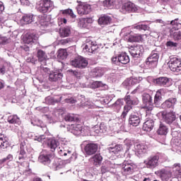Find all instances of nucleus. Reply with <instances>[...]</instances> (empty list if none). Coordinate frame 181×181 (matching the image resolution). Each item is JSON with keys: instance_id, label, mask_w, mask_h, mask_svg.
I'll return each instance as SVG.
<instances>
[{"instance_id": "f257e3e1", "label": "nucleus", "mask_w": 181, "mask_h": 181, "mask_svg": "<svg viewBox=\"0 0 181 181\" xmlns=\"http://www.w3.org/2000/svg\"><path fill=\"white\" fill-rule=\"evenodd\" d=\"M34 141H37L38 142H43L47 145V148H50L51 152H54L57 148V146L60 145L59 141L55 140L54 138H46L45 135L36 136L34 138Z\"/></svg>"}, {"instance_id": "f03ea898", "label": "nucleus", "mask_w": 181, "mask_h": 181, "mask_svg": "<svg viewBox=\"0 0 181 181\" xmlns=\"http://www.w3.org/2000/svg\"><path fill=\"white\" fill-rule=\"evenodd\" d=\"M124 101L127 105L124 107V111L122 113V117L123 118L127 117L128 112L132 110L134 105H138V104H139V100H138V98L132 97L129 95L124 97Z\"/></svg>"}, {"instance_id": "7ed1b4c3", "label": "nucleus", "mask_w": 181, "mask_h": 181, "mask_svg": "<svg viewBox=\"0 0 181 181\" xmlns=\"http://www.w3.org/2000/svg\"><path fill=\"white\" fill-rule=\"evenodd\" d=\"M112 64L115 66H119L122 67L124 64H128L129 63V56L127 52H122L111 58Z\"/></svg>"}, {"instance_id": "20e7f679", "label": "nucleus", "mask_w": 181, "mask_h": 181, "mask_svg": "<svg viewBox=\"0 0 181 181\" xmlns=\"http://www.w3.org/2000/svg\"><path fill=\"white\" fill-rule=\"evenodd\" d=\"M36 8L40 13H49L54 8V4L52 0H41L38 2Z\"/></svg>"}, {"instance_id": "39448f33", "label": "nucleus", "mask_w": 181, "mask_h": 181, "mask_svg": "<svg viewBox=\"0 0 181 181\" xmlns=\"http://www.w3.org/2000/svg\"><path fill=\"white\" fill-rule=\"evenodd\" d=\"M163 155L161 153H157L154 156H150L144 161L146 168L148 169H155L156 166L159 165V159L162 158Z\"/></svg>"}, {"instance_id": "423d86ee", "label": "nucleus", "mask_w": 181, "mask_h": 181, "mask_svg": "<svg viewBox=\"0 0 181 181\" xmlns=\"http://www.w3.org/2000/svg\"><path fill=\"white\" fill-rule=\"evenodd\" d=\"M159 62V52L153 50L145 61V64L148 69H155Z\"/></svg>"}, {"instance_id": "0eeeda50", "label": "nucleus", "mask_w": 181, "mask_h": 181, "mask_svg": "<svg viewBox=\"0 0 181 181\" xmlns=\"http://www.w3.org/2000/svg\"><path fill=\"white\" fill-rule=\"evenodd\" d=\"M119 166L122 168L121 172L123 176L133 175L136 169V165L132 163V161H124L122 164H119Z\"/></svg>"}, {"instance_id": "6e6552de", "label": "nucleus", "mask_w": 181, "mask_h": 181, "mask_svg": "<svg viewBox=\"0 0 181 181\" xmlns=\"http://www.w3.org/2000/svg\"><path fill=\"white\" fill-rule=\"evenodd\" d=\"M179 18H175L170 21V25L172 26L170 30V33H173V37L175 40H180L181 39V31H179V29L181 28V23L177 22Z\"/></svg>"}, {"instance_id": "1a4fd4ad", "label": "nucleus", "mask_w": 181, "mask_h": 181, "mask_svg": "<svg viewBox=\"0 0 181 181\" xmlns=\"http://www.w3.org/2000/svg\"><path fill=\"white\" fill-rule=\"evenodd\" d=\"M53 158H54V153L42 151L38 157V160L40 162V163H42V165L49 166V165L52 163Z\"/></svg>"}, {"instance_id": "9d476101", "label": "nucleus", "mask_w": 181, "mask_h": 181, "mask_svg": "<svg viewBox=\"0 0 181 181\" xmlns=\"http://www.w3.org/2000/svg\"><path fill=\"white\" fill-rule=\"evenodd\" d=\"M81 146H83L85 153L88 156L94 155L98 151V144L96 143L87 144V141H83Z\"/></svg>"}, {"instance_id": "9b49d317", "label": "nucleus", "mask_w": 181, "mask_h": 181, "mask_svg": "<svg viewBox=\"0 0 181 181\" xmlns=\"http://www.w3.org/2000/svg\"><path fill=\"white\" fill-rule=\"evenodd\" d=\"M142 101L143 104H144V108H146V113L153 110V99L151 94L146 93H144L142 95Z\"/></svg>"}, {"instance_id": "f8f14e48", "label": "nucleus", "mask_w": 181, "mask_h": 181, "mask_svg": "<svg viewBox=\"0 0 181 181\" xmlns=\"http://www.w3.org/2000/svg\"><path fill=\"white\" fill-rule=\"evenodd\" d=\"M71 65L77 69H86L88 66V61L86 58L79 56L71 62Z\"/></svg>"}, {"instance_id": "ddd939ff", "label": "nucleus", "mask_w": 181, "mask_h": 181, "mask_svg": "<svg viewBox=\"0 0 181 181\" xmlns=\"http://www.w3.org/2000/svg\"><path fill=\"white\" fill-rule=\"evenodd\" d=\"M153 83L154 86H158V87H170V78L166 76H160L153 79Z\"/></svg>"}, {"instance_id": "4468645a", "label": "nucleus", "mask_w": 181, "mask_h": 181, "mask_svg": "<svg viewBox=\"0 0 181 181\" xmlns=\"http://www.w3.org/2000/svg\"><path fill=\"white\" fill-rule=\"evenodd\" d=\"M141 80H143V78L141 76L130 77L129 78H127L122 83V86L123 87H124V88H127V90H129L133 86H135V84H138V83H141Z\"/></svg>"}, {"instance_id": "2eb2a0df", "label": "nucleus", "mask_w": 181, "mask_h": 181, "mask_svg": "<svg viewBox=\"0 0 181 181\" xmlns=\"http://www.w3.org/2000/svg\"><path fill=\"white\" fill-rule=\"evenodd\" d=\"M69 125V131L70 134H72V135H75V136L82 135L83 136L86 135V134H84L85 129H84V127H83V126L77 124H71Z\"/></svg>"}, {"instance_id": "dca6fc26", "label": "nucleus", "mask_w": 181, "mask_h": 181, "mask_svg": "<svg viewBox=\"0 0 181 181\" xmlns=\"http://www.w3.org/2000/svg\"><path fill=\"white\" fill-rule=\"evenodd\" d=\"M168 67L171 71L179 73V71H181V60L176 57L170 58Z\"/></svg>"}, {"instance_id": "f3484780", "label": "nucleus", "mask_w": 181, "mask_h": 181, "mask_svg": "<svg viewBox=\"0 0 181 181\" xmlns=\"http://www.w3.org/2000/svg\"><path fill=\"white\" fill-rule=\"evenodd\" d=\"M129 52L132 57H142V54H144L145 49L144 48V46L138 45L132 47Z\"/></svg>"}, {"instance_id": "a211bd4d", "label": "nucleus", "mask_w": 181, "mask_h": 181, "mask_svg": "<svg viewBox=\"0 0 181 181\" xmlns=\"http://www.w3.org/2000/svg\"><path fill=\"white\" fill-rule=\"evenodd\" d=\"M76 11L78 15H88L91 12V5L87 3H81L76 6Z\"/></svg>"}, {"instance_id": "6ab92c4d", "label": "nucleus", "mask_w": 181, "mask_h": 181, "mask_svg": "<svg viewBox=\"0 0 181 181\" xmlns=\"http://www.w3.org/2000/svg\"><path fill=\"white\" fill-rule=\"evenodd\" d=\"M120 11L122 13H129L131 12H138V7L135 6L134 4H133L131 1L124 3Z\"/></svg>"}, {"instance_id": "aec40b11", "label": "nucleus", "mask_w": 181, "mask_h": 181, "mask_svg": "<svg viewBox=\"0 0 181 181\" xmlns=\"http://www.w3.org/2000/svg\"><path fill=\"white\" fill-rule=\"evenodd\" d=\"M160 115H161V118L164 119L166 124H172L176 121V113L175 112H170L166 113V112H160Z\"/></svg>"}, {"instance_id": "412c9836", "label": "nucleus", "mask_w": 181, "mask_h": 181, "mask_svg": "<svg viewBox=\"0 0 181 181\" xmlns=\"http://www.w3.org/2000/svg\"><path fill=\"white\" fill-rule=\"evenodd\" d=\"M28 146H26V142L23 141L20 144V151L18 155V160L20 161H17V163L21 165H23V160H25V158H26V151H27Z\"/></svg>"}, {"instance_id": "4be33fe9", "label": "nucleus", "mask_w": 181, "mask_h": 181, "mask_svg": "<svg viewBox=\"0 0 181 181\" xmlns=\"http://www.w3.org/2000/svg\"><path fill=\"white\" fill-rule=\"evenodd\" d=\"M142 119V116L139 115V113L134 112L132 113L128 119L129 125H132V127H138L141 124V120Z\"/></svg>"}, {"instance_id": "5701e85b", "label": "nucleus", "mask_w": 181, "mask_h": 181, "mask_svg": "<svg viewBox=\"0 0 181 181\" xmlns=\"http://www.w3.org/2000/svg\"><path fill=\"white\" fill-rule=\"evenodd\" d=\"M35 40H37V35L35 33L29 31L23 36V42L25 45H32L35 43Z\"/></svg>"}, {"instance_id": "b1692460", "label": "nucleus", "mask_w": 181, "mask_h": 181, "mask_svg": "<svg viewBox=\"0 0 181 181\" xmlns=\"http://www.w3.org/2000/svg\"><path fill=\"white\" fill-rule=\"evenodd\" d=\"M176 103H177V99L176 98H170L163 102L160 105V107L163 110H173L175 105H176Z\"/></svg>"}, {"instance_id": "393cba45", "label": "nucleus", "mask_w": 181, "mask_h": 181, "mask_svg": "<svg viewBox=\"0 0 181 181\" xmlns=\"http://www.w3.org/2000/svg\"><path fill=\"white\" fill-rule=\"evenodd\" d=\"M134 152L136 156L140 158L141 155H144V153H146V150L148 149V146H146L144 144L136 143L134 145Z\"/></svg>"}, {"instance_id": "a878e982", "label": "nucleus", "mask_w": 181, "mask_h": 181, "mask_svg": "<svg viewBox=\"0 0 181 181\" xmlns=\"http://www.w3.org/2000/svg\"><path fill=\"white\" fill-rule=\"evenodd\" d=\"M98 23L99 25H100V26H107L112 23V18L108 16V14H102L99 17Z\"/></svg>"}, {"instance_id": "bb28decb", "label": "nucleus", "mask_w": 181, "mask_h": 181, "mask_svg": "<svg viewBox=\"0 0 181 181\" xmlns=\"http://www.w3.org/2000/svg\"><path fill=\"white\" fill-rule=\"evenodd\" d=\"M63 78V74L60 72V70L52 71L49 75V81H60Z\"/></svg>"}, {"instance_id": "cd10ccee", "label": "nucleus", "mask_w": 181, "mask_h": 181, "mask_svg": "<svg viewBox=\"0 0 181 181\" xmlns=\"http://www.w3.org/2000/svg\"><path fill=\"white\" fill-rule=\"evenodd\" d=\"M69 163V160H61L59 161H54L52 165L49 166L53 170H59V169H62L66 165Z\"/></svg>"}, {"instance_id": "c85d7f7f", "label": "nucleus", "mask_w": 181, "mask_h": 181, "mask_svg": "<svg viewBox=\"0 0 181 181\" xmlns=\"http://www.w3.org/2000/svg\"><path fill=\"white\" fill-rule=\"evenodd\" d=\"M155 127V120L153 119H147L146 121L143 124V131L146 132H151L153 127Z\"/></svg>"}, {"instance_id": "c756f323", "label": "nucleus", "mask_w": 181, "mask_h": 181, "mask_svg": "<svg viewBox=\"0 0 181 181\" xmlns=\"http://www.w3.org/2000/svg\"><path fill=\"white\" fill-rule=\"evenodd\" d=\"M163 93V89H160L156 91V93L154 96V100L153 101V105L156 107H159L160 103H162V93Z\"/></svg>"}, {"instance_id": "7c9ffc66", "label": "nucleus", "mask_w": 181, "mask_h": 181, "mask_svg": "<svg viewBox=\"0 0 181 181\" xmlns=\"http://www.w3.org/2000/svg\"><path fill=\"white\" fill-rule=\"evenodd\" d=\"M125 2V0H105L103 1L104 6L107 8H111V6H115V5L119 6L122 5Z\"/></svg>"}, {"instance_id": "2f4dec72", "label": "nucleus", "mask_w": 181, "mask_h": 181, "mask_svg": "<svg viewBox=\"0 0 181 181\" xmlns=\"http://www.w3.org/2000/svg\"><path fill=\"white\" fill-rule=\"evenodd\" d=\"M11 144L8 140V137L5 136L4 134H0V149H7L9 148Z\"/></svg>"}, {"instance_id": "473e14b6", "label": "nucleus", "mask_w": 181, "mask_h": 181, "mask_svg": "<svg viewBox=\"0 0 181 181\" xmlns=\"http://www.w3.org/2000/svg\"><path fill=\"white\" fill-rule=\"evenodd\" d=\"M32 125L34 127H40L42 129V131L46 134L47 135H49V130H47V127L45 124H43V122L39 119H35V121L31 122Z\"/></svg>"}, {"instance_id": "72a5a7b5", "label": "nucleus", "mask_w": 181, "mask_h": 181, "mask_svg": "<svg viewBox=\"0 0 181 181\" xmlns=\"http://www.w3.org/2000/svg\"><path fill=\"white\" fill-rule=\"evenodd\" d=\"M169 132V128L166 124L160 122L158 126V129H157V134L158 135H168V133Z\"/></svg>"}, {"instance_id": "f704fd0d", "label": "nucleus", "mask_w": 181, "mask_h": 181, "mask_svg": "<svg viewBox=\"0 0 181 181\" xmlns=\"http://www.w3.org/2000/svg\"><path fill=\"white\" fill-rule=\"evenodd\" d=\"M92 131L95 134H104L107 132V126L104 123H100L99 127L96 125L92 128Z\"/></svg>"}, {"instance_id": "c9c22d12", "label": "nucleus", "mask_w": 181, "mask_h": 181, "mask_svg": "<svg viewBox=\"0 0 181 181\" xmlns=\"http://www.w3.org/2000/svg\"><path fill=\"white\" fill-rule=\"evenodd\" d=\"M34 21L35 16H33V14L31 13L25 14L21 18V22H23L25 25H29L30 23H32V22Z\"/></svg>"}, {"instance_id": "e433bc0d", "label": "nucleus", "mask_w": 181, "mask_h": 181, "mask_svg": "<svg viewBox=\"0 0 181 181\" xmlns=\"http://www.w3.org/2000/svg\"><path fill=\"white\" fill-rule=\"evenodd\" d=\"M111 169H112L111 161H106L100 168L102 175L111 172Z\"/></svg>"}, {"instance_id": "4c0bfd02", "label": "nucleus", "mask_w": 181, "mask_h": 181, "mask_svg": "<svg viewBox=\"0 0 181 181\" xmlns=\"http://www.w3.org/2000/svg\"><path fill=\"white\" fill-rule=\"evenodd\" d=\"M8 124H16V125H21V118L16 115H10L7 118Z\"/></svg>"}, {"instance_id": "58836bf2", "label": "nucleus", "mask_w": 181, "mask_h": 181, "mask_svg": "<svg viewBox=\"0 0 181 181\" xmlns=\"http://www.w3.org/2000/svg\"><path fill=\"white\" fill-rule=\"evenodd\" d=\"M88 44L90 46L89 53H97L98 49H100V45H97L95 41H89Z\"/></svg>"}, {"instance_id": "ea45409f", "label": "nucleus", "mask_w": 181, "mask_h": 181, "mask_svg": "<svg viewBox=\"0 0 181 181\" xmlns=\"http://www.w3.org/2000/svg\"><path fill=\"white\" fill-rule=\"evenodd\" d=\"M104 76V70L103 68L96 67L93 69L92 77L97 78V77H103Z\"/></svg>"}, {"instance_id": "a19ab883", "label": "nucleus", "mask_w": 181, "mask_h": 181, "mask_svg": "<svg viewBox=\"0 0 181 181\" xmlns=\"http://www.w3.org/2000/svg\"><path fill=\"white\" fill-rule=\"evenodd\" d=\"M93 88H101V90H108V85L103 83L102 81H95L92 83Z\"/></svg>"}, {"instance_id": "79ce46f5", "label": "nucleus", "mask_w": 181, "mask_h": 181, "mask_svg": "<svg viewBox=\"0 0 181 181\" xmlns=\"http://www.w3.org/2000/svg\"><path fill=\"white\" fill-rule=\"evenodd\" d=\"M93 165H95V166H100V165H101L103 163V156L100 153L95 154L93 157Z\"/></svg>"}, {"instance_id": "37998d69", "label": "nucleus", "mask_w": 181, "mask_h": 181, "mask_svg": "<svg viewBox=\"0 0 181 181\" xmlns=\"http://www.w3.org/2000/svg\"><path fill=\"white\" fill-rule=\"evenodd\" d=\"M37 21L35 23V26H38V28L47 26V22L45 20V17H39Z\"/></svg>"}, {"instance_id": "c03bdc74", "label": "nucleus", "mask_w": 181, "mask_h": 181, "mask_svg": "<svg viewBox=\"0 0 181 181\" xmlns=\"http://www.w3.org/2000/svg\"><path fill=\"white\" fill-rule=\"evenodd\" d=\"M67 51L64 49H61L57 52V57L59 60H64L65 59H67Z\"/></svg>"}, {"instance_id": "a18cd8bd", "label": "nucleus", "mask_w": 181, "mask_h": 181, "mask_svg": "<svg viewBox=\"0 0 181 181\" xmlns=\"http://www.w3.org/2000/svg\"><path fill=\"white\" fill-rule=\"evenodd\" d=\"M134 29H136V30H139L140 32L142 30H148L149 25L139 23L138 24H136L134 25Z\"/></svg>"}, {"instance_id": "49530a36", "label": "nucleus", "mask_w": 181, "mask_h": 181, "mask_svg": "<svg viewBox=\"0 0 181 181\" xmlns=\"http://www.w3.org/2000/svg\"><path fill=\"white\" fill-rule=\"evenodd\" d=\"M171 135L173 136H177L179 135V123H175V124H171Z\"/></svg>"}, {"instance_id": "de8ad7c7", "label": "nucleus", "mask_w": 181, "mask_h": 181, "mask_svg": "<svg viewBox=\"0 0 181 181\" xmlns=\"http://www.w3.org/2000/svg\"><path fill=\"white\" fill-rule=\"evenodd\" d=\"M59 100H57V98H53L52 96H47L45 98V103L48 105H54V104H57Z\"/></svg>"}, {"instance_id": "09e8293b", "label": "nucleus", "mask_w": 181, "mask_h": 181, "mask_svg": "<svg viewBox=\"0 0 181 181\" xmlns=\"http://www.w3.org/2000/svg\"><path fill=\"white\" fill-rule=\"evenodd\" d=\"M124 105V99H117V101L112 104L113 108H115L117 111H119L121 107Z\"/></svg>"}, {"instance_id": "8fccbe9b", "label": "nucleus", "mask_w": 181, "mask_h": 181, "mask_svg": "<svg viewBox=\"0 0 181 181\" xmlns=\"http://www.w3.org/2000/svg\"><path fill=\"white\" fill-rule=\"evenodd\" d=\"M37 57L39 62H45V60H46V57H47V56L46 55V52H45L42 49H39L37 52Z\"/></svg>"}, {"instance_id": "3c124183", "label": "nucleus", "mask_w": 181, "mask_h": 181, "mask_svg": "<svg viewBox=\"0 0 181 181\" xmlns=\"http://www.w3.org/2000/svg\"><path fill=\"white\" fill-rule=\"evenodd\" d=\"M109 151L113 152V153H117V152H122L124 147L121 144H117L115 147H109Z\"/></svg>"}, {"instance_id": "603ef678", "label": "nucleus", "mask_w": 181, "mask_h": 181, "mask_svg": "<svg viewBox=\"0 0 181 181\" xmlns=\"http://www.w3.org/2000/svg\"><path fill=\"white\" fill-rule=\"evenodd\" d=\"M128 40L132 43L141 42L142 40V36L139 35H129Z\"/></svg>"}, {"instance_id": "864d4df0", "label": "nucleus", "mask_w": 181, "mask_h": 181, "mask_svg": "<svg viewBox=\"0 0 181 181\" xmlns=\"http://www.w3.org/2000/svg\"><path fill=\"white\" fill-rule=\"evenodd\" d=\"M59 35L61 37H69V27H66L59 30Z\"/></svg>"}, {"instance_id": "5fc2aeb1", "label": "nucleus", "mask_w": 181, "mask_h": 181, "mask_svg": "<svg viewBox=\"0 0 181 181\" xmlns=\"http://www.w3.org/2000/svg\"><path fill=\"white\" fill-rule=\"evenodd\" d=\"M78 121H80V119L78 118V116L77 115L69 114V122H78Z\"/></svg>"}, {"instance_id": "6e6d98bb", "label": "nucleus", "mask_w": 181, "mask_h": 181, "mask_svg": "<svg viewBox=\"0 0 181 181\" xmlns=\"http://www.w3.org/2000/svg\"><path fill=\"white\" fill-rule=\"evenodd\" d=\"M174 170L177 176L181 175L180 163L174 164Z\"/></svg>"}, {"instance_id": "4d7b16f0", "label": "nucleus", "mask_w": 181, "mask_h": 181, "mask_svg": "<svg viewBox=\"0 0 181 181\" xmlns=\"http://www.w3.org/2000/svg\"><path fill=\"white\" fill-rule=\"evenodd\" d=\"M77 103V97H71L69 98V104L71 105V107H74Z\"/></svg>"}, {"instance_id": "13d9d810", "label": "nucleus", "mask_w": 181, "mask_h": 181, "mask_svg": "<svg viewBox=\"0 0 181 181\" xmlns=\"http://www.w3.org/2000/svg\"><path fill=\"white\" fill-rule=\"evenodd\" d=\"M69 16L72 18L71 22H76L77 16L75 15L74 12H73V10L71 8H69Z\"/></svg>"}, {"instance_id": "bf43d9fd", "label": "nucleus", "mask_w": 181, "mask_h": 181, "mask_svg": "<svg viewBox=\"0 0 181 181\" xmlns=\"http://www.w3.org/2000/svg\"><path fill=\"white\" fill-rule=\"evenodd\" d=\"M57 100H59V103L61 101H62V103H64V101L69 103V97H66V95H62V96H59V98H57Z\"/></svg>"}, {"instance_id": "052dcab7", "label": "nucleus", "mask_w": 181, "mask_h": 181, "mask_svg": "<svg viewBox=\"0 0 181 181\" xmlns=\"http://www.w3.org/2000/svg\"><path fill=\"white\" fill-rule=\"evenodd\" d=\"M167 47H177V43L173 41H168L166 42Z\"/></svg>"}, {"instance_id": "680f3d73", "label": "nucleus", "mask_w": 181, "mask_h": 181, "mask_svg": "<svg viewBox=\"0 0 181 181\" xmlns=\"http://www.w3.org/2000/svg\"><path fill=\"white\" fill-rule=\"evenodd\" d=\"M69 73H71V74H74L75 76V77H76V78H80V76H81L80 72H78L77 71H74L73 69H69Z\"/></svg>"}, {"instance_id": "e2e57ef3", "label": "nucleus", "mask_w": 181, "mask_h": 181, "mask_svg": "<svg viewBox=\"0 0 181 181\" xmlns=\"http://www.w3.org/2000/svg\"><path fill=\"white\" fill-rule=\"evenodd\" d=\"M124 144L127 146V151H129V149H131V146H132V144H134V142L131 141V140H126L124 141Z\"/></svg>"}, {"instance_id": "0e129e2a", "label": "nucleus", "mask_w": 181, "mask_h": 181, "mask_svg": "<svg viewBox=\"0 0 181 181\" xmlns=\"http://www.w3.org/2000/svg\"><path fill=\"white\" fill-rule=\"evenodd\" d=\"M37 110H38V111H40L43 114H46V112H47L49 111V107H37Z\"/></svg>"}, {"instance_id": "69168bd1", "label": "nucleus", "mask_w": 181, "mask_h": 181, "mask_svg": "<svg viewBox=\"0 0 181 181\" xmlns=\"http://www.w3.org/2000/svg\"><path fill=\"white\" fill-rule=\"evenodd\" d=\"M8 43V37L0 36V46L1 45H6Z\"/></svg>"}, {"instance_id": "338daca9", "label": "nucleus", "mask_w": 181, "mask_h": 181, "mask_svg": "<svg viewBox=\"0 0 181 181\" xmlns=\"http://www.w3.org/2000/svg\"><path fill=\"white\" fill-rule=\"evenodd\" d=\"M93 107V103L86 101L83 104V108H91Z\"/></svg>"}, {"instance_id": "774afa93", "label": "nucleus", "mask_w": 181, "mask_h": 181, "mask_svg": "<svg viewBox=\"0 0 181 181\" xmlns=\"http://www.w3.org/2000/svg\"><path fill=\"white\" fill-rule=\"evenodd\" d=\"M21 47L22 52H25L26 54H29V50H30L29 46L24 45H22Z\"/></svg>"}]
</instances>
